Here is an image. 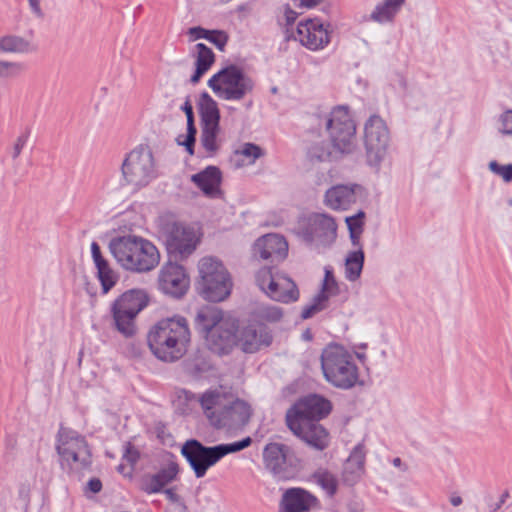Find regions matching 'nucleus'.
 Listing matches in <instances>:
<instances>
[{
    "mask_svg": "<svg viewBox=\"0 0 512 512\" xmlns=\"http://www.w3.org/2000/svg\"><path fill=\"white\" fill-rule=\"evenodd\" d=\"M332 409L329 400L322 396L312 394L298 400L286 412L285 421L288 428L299 429V424L319 422L326 417Z\"/></svg>",
    "mask_w": 512,
    "mask_h": 512,
    "instance_id": "4468645a",
    "label": "nucleus"
},
{
    "mask_svg": "<svg viewBox=\"0 0 512 512\" xmlns=\"http://www.w3.org/2000/svg\"><path fill=\"white\" fill-rule=\"evenodd\" d=\"M235 155L247 158V162L242 161L241 165H252L264 155V152L260 146L254 143H245L240 149L236 150Z\"/></svg>",
    "mask_w": 512,
    "mask_h": 512,
    "instance_id": "ea45409f",
    "label": "nucleus"
},
{
    "mask_svg": "<svg viewBox=\"0 0 512 512\" xmlns=\"http://www.w3.org/2000/svg\"><path fill=\"white\" fill-rule=\"evenodd\" d=\"M22 70V66L16 62L0 61V77H14Z\"/></svg>",
    "mask_w": 512,
    "mask_h": 512,
    "instance_id": "09e8293b",
    "label": "nucleus"
},
{
    "mask_svg": "<svg viewBox=\"0 0 512 512\" xmlns=\"http://www.w3.org/2000/svg\"><path fill=\"white\" fill-rule=\"evenodd\" d=\"M281 512H309L318 506V499L302 488H290L282 498Z\"/></svg>",
    "mask_w": 512,
    "mask_h": 512,
    "instance_id": "b1692460",
    "label": "nucleus"
},
{
    "mask_svg": "<svg viewBox=\"0 0 512 512\" xmlns=\"http://www.w3.org/2000/svg\"><path fill=\"white\" fill-rule=\"evenodd\" d=\"M287 446L281 443H269L263 450L265 467L274 475H281L285 471Z\"/></svg>",
    "mask_w": 512,
    "mask_h": 512,
    "instance_id": "bb28decb",
    "label": "nucleus"
},
{
    "mask_svg": "<svg viewBox=\"0 0 512 512\" xmlns=\"http://www.w3.org/2000/svg\"><path fill=\"white\" fill-rule=\"evenodd\" d=\"M109 250L117 263L123 269L131 272H149L160 262V253L157 247L151 241L135 235L111 239Z\"/></svg>",
    "mask_w": 512,
    "mask_h": 512,
    "instance_id": "7ed1b4c3",
    "label": "nucleus"
},
{
    "mask_svg": "<svg viewBox=\"0 0 512 512\" xmlns=\"http://www.w3.org/2000/svg\"><path fill=\"white\" fill-rule=\"evenodd\" d=\"M191 333L186 318L174 316L154 324L148 332L151 352L161 361L175 362L187 352Z\"/></svg>",
    "mask_w": 512,
    "mask_h": 512,
    "instance_id": "f03ea898",
    "label": "nucleus"
},
{
    "mask_svg": "<svg viewBox=\"0 0 512 512\" xmlns=\"http://www.w3.org/2000/svg\"><path fill=\"white\" fill-rule=\"evenodd\" d=\"M449 500L454 507L460 506L463 503L462 497L457 494H452Z\"/></svg>",
    "mask_w": 512,
    "mask_h": 512,
    "instance_id": "052dcab7",
    "label": "nucleus"
},
{
    "mask_svg": "<svg viewBox=\"0 0 512 512\" xmlns=\"http://www.w3.org/2000/svg\"><path fill=\"white\" fill-rule=\"evenodd\" d=\"M364 265V252L362 248L348 253L345 260V277L349 281L359 279Z\"/></svg>",
    "mask_w": 512,
    "mask_h": 512,
    "instance_id": "f704fd0d",
    "label": "nucleus"
},
{
    "mask_svg": "<svg viewBox=\"0 0 512 512\" xmlns=\"http://www.w3.org/2000/svg\"><path fill=\"white\" fill-rule=\"evenodd\" d=\"M284 18L287 25L293 24L297 18V13L286 5L284 8Z\"/></svg>",
    "mask_w": 512,
    "mask_h": 512,
    "instance_id": "5fc2aeb1",
    "label": "nucleus"
},
{
    "mask_svg": "<svg viewBox=\"0 0 512 512\" xmlns=\"http://www.w3.org/2000/svg\"><path fill=\"white\" fill-rule=\"evenodd\" d=\"M0 50L8 53H24L29 50V43L21 37L7 35L0 38Z\"/></svg>",
    "mask_w": 512,
    "mask_h": 512,
    "instance_id": "4c0bfd02",
    "label": "nucleus"
},
{
    "mask_svg": "<svg viewBox=\"0 0 512 512\" xmlns=\"http://www.w3.org/2000/svg\"><path fill=\"white\" fill-rule=\"evenodd\" d=\"M294 38L310 50L322 49L330 42L327 29L317 19L299 22Z\"/></svg>",
    "mask_w": 512,
    "mask_h": 512,
    "instance_id": "aec40b11",
    "label": "nucleus"
},
{
    "mask_svg": "<svg viewBox=\"0 0 512 512\" xmlns=\"http://www.w3.org/2000/svg\"><path fill=\"white\" fill-rule=\"evenodd\" d=\"M123 179L134 189L149 185L158 177V166L151 148L139 145L131 150L121 165Z\"/></svg>",
    "mask_w": 512,
    "mask_h": 512,
    "instance_id": "0eeeda50",
    "label": "nucleus"
},
{
    "mask_svg": "<svg viewBox=\"0 0 512 512\" xmlns=\"http://www.w3.org/2000/svg\"><path fill=\"white\" fill-rule=\"evenodd\" d=\"M191 181L209 197H215L220 191L221 171L216 166H208L191 176Z\"/></svg>",
    "mask_w": 512,
    "mask_h": 512,
    "instance_id": "a878e982",
    "label": "nucleus"
},
{
    "mask_svg": "<svg viewBox=\"0 0 512 512\" xmlns=\"http://www.w3.org/2000/svg\"><path fill=\"white\" fill-rule=\"evenodd\" d=\"M251 443L252 439L248 436L233 443L206 447L198 440L190 439L183 444L181 453L192 467L196 477L201 478L221 458L227 454L241 451L249 447Z\"/></svg>",
    "mask_w": 512,
    "mask_h": 512,
    "instance_id": "423d86ee",
    "label": "nucleus"
},
{
    "mask_svg": "<svg viewBox=\"0 0 512 512\" xmlns=\"http://www.w3.org/2000/svg\"><path fill=\"white\" fill-rule=\"evenodd\" d=\"M318 119L329 132L332 145L325 141L312 143L307 152L311 161H329L354 150L356 126L346 107H337L329 114L319 115Z\"/></svg>",
    "mask_w": 512,
    "mask_h": 512,
    "instance_id": "f257e3e1",
    "label": "nucleus"
},
{
    "mask_svg": "<svg viewBox=\"0 0 512 512\" xmlns=\"http://www.w3.org/2000/svg\"><path fill=\"white\" fill-rule=\"evenodd\" d=\"M349 512H357V511L355 509H353V508H350Z\"/></svg>",
    "mask_w": 512,
    "mask_h": 512,
    "instance_id": "338daca9",
    "label": "nucleus"
},
{
    "mask_svg": "<svg viewBox=\"0 0 512 512\" xmlns=\"http://www.w3.org/2000/svg\"><path fill=\"white\" fill-rule=\"evenodd\" d=\"M328 307V303L325 302V299L322 295H315L312 299V302L305 306L301 312L302 319H308L314 316L315 314L321 312L322 310Z\"/></svg>",
    "mask_w": 512,
    "mask_h": 512,
    "instance_id": "a19ab883",
    "label": "nucleus"
},
{
    "mask_svg": "<svg viewBox=\"0 0 512 512\" xmlns=\"http://www.w3.org/2000/svg\"><path fill=\"white\" fill-rule=\"evenodd\" d=\"M320 360L323 376L332 386L348 390L357 384L359 369L353 355L342 345H327L322 350Z\"/></svg>",
    "mask_w": 512,
    "mask_h": 512,
    "instance_id": "39448f33",
    "label": "nucleus"
},
{
    "mask_svg": "<svg viewBox=\"0 0 512 512\" xmlns=\"http://www.w3.org/2000/svg\"><path fill=\"white\" fill-rule=\"evenodd\" d=\"M489 170L499 176L505 183L512 182V164L501 165L496 160H492L488 164Z\"/></svg>",
    "mask_w": 512,
    "mask_h": 512,
    "instance_id": "79ce46f5",
    "label": "nucleus"
},
{
    "mask_svg": "<svg viewBox=\"0 0 512 512\" xmlns=\"http://www.w3.org/2000/svg\"><path fill=\"white\" fill-rule=\"evenodd\" d=\"M56 451L61 466L71 471L87 469L92 463V454L85 437L70 428L59 429Z\"/></svg>",
    "mask_w": 512,
    "mask_h": 512,
    "instance_id": "1a4fd4ad",
    "label": "nucleus"
},
{
    "mask_svg": "<svg viewBox=\"0 0 512 512\" xmlns=\"http://www.w3.org/2000/svg\"><path fill=\"white\" fill-rule=\"evenodd\" d=\"M200 404L209 423L216 429H237L245 426L252 415L250 405L240 399L231 401L224 393L211 390L200 397Z\"/></svg>",
    "mask_w": 512,
    "mask_h": 512,
    "instance_id": "20e7f679",
    "label": "nucleus"
},
{
    "mask_svg": "<svg viewBox=\"0 0 512 512\" xmlns=\"http://www.w3.org/2000/svg\"><path fill=\"white\" fill-rule=\"evenodd\" d=\"M208 33L209 30L204 29L202 27H192L188 30V34L190 35L193 41L201 38L206 39Z\"/></svg>",
    "mask_w": 512,
    "mask_h": 512,
    "instance_id": "603ef678",
    "label": "nucleus"
},
{
    "mask_svg": "<svg viewBox=\"0 0 512 512\" xmlns=\"http://www.w3.org/2000/svg\"><path fill=\"white\" fill-rule=\"evenodd\" d=\"M408 467L406 465L403 466V471H407Z\"/></svg>",
    "mask_w": 512,
    "mask_h": 512,
    "instance_id": "69168bd1",
    "label": "nucleus"
},
{
    "mask_svg": "<svg viewBox=\"0 0 512 512\" xmlns=\"http://www.w3.org/2000/svg\"><path fill=\"white\" fill-rule=\"evenodd\" d=\"M362 233L363 232H355V231L353 233L349 232L351 243L356 249L362 248L361 243H360V238H361Z\"/></svg>",
    "mask_w": 512,
    "mask_h": 512,
    "instance_id": "4d7b16f0",
    "label": "nucleus"
},
{
    "mask_svg": "<svg viewBox=\"0 0 512 512\" xmlns=\"http://www.w3.org/2000/svg\"><path fill=\"white\" fill-rule=\"evenodd\" d=\"M91 254L97 269V277L104 294L108 293L118 281V274L111 268L109 262L102 256L97 242L91 244Z\"/></svg>",
    "mask_w": 512,
    "mask_h": 512,
    "instance_id": "393cba45",
    "label": "nucleus"
},
{
    "mask_svg": "<svg viewBox=\"0 0 512 512\" xmlns=\"http://www.w3.org/2000/svg\"><path fill=\"white\" fill-rule=\"evenodd\" d=\"M253 315L261 322L278 323L283 319L284 311L276 305L261 304L254 310Z\"/></svg>",
    "mask_w": 512,
    "mask_h": 512,
    "instance_id": "e433bc0d",
    "label": "nucleus"
},
{
    "mask_svg": "<svg viewBox=\"0 0 512 512\" xmlns=\"http://www.w3.org/2000/svg\"><path fill=\"white\" fill-rule=\"evenodd\" d=\"M405 0H384L378 4L370 15V19L377 23L393 21Z\"/></svg>",
    "mask_w": 512,
    "mask_h": 512,
    "instance_id": "473e14b6",
    "label": "nucleus"
},
{
    "mask_svg": "<svg viewBox=\"0 0 512 512\" xmlns=\"http://www.w3.org/2000/svg\"><path fill=\"white\" fill-rule=\"evenodd\" d=\"M177 474V464L170 463L159 472L146 476L142 481V489L149 494L160 492L164 486L175 479Z\"/></svg>",
    "mask_w": 512,
    "mask_h": 512,
    "instance_id": "c85d7f7f",
    "label": "nucleus"
},
{
    "mask_svg": "<svg viewBox=\"0 0 512 512\" xmlns=\"http://www.w3.org/2000/svg\"><path fill=\"white\" fill-rule=\"evenodd\" d=\"M117 470H118L120 473H124V465H123V464H120V465L117 467Z\"/></svg>",
    "mask_w": 512,
    "mask_h": 512,
    "instance_id": "e2e57ef3",
    "label": "nucleus"
},
{
    "mask_svg": "<svg viewBox=\"0 0 512 512\" xmlns=\"http://www.w3.org/2000/svg\"><path fill=\"white\" fill-rule=\"evenodd\" d=\"M205 338L207 348L215 354H229L237 345V325L227 319L222 324L214 327Z\"/></svg>",
    "mask_w": 512,
    "mask_h": 512,
    "instance_id": "6ab92c4d",
    "label": "nucleus"
},
{
    "mask_svg": "<svg viewBox=\"0 0 512 512\" xmlns=\"http://www.w3.org/2000/svg\"><path fill=\"white\" fill-rule=\"evenodd\" d=\"M196 127L195 125L187 126V134L179 135L177 137V142L179 145H182L186 148V151L190 154H194V145L196 141Z\"/></svg>",
    "mask_w": 512,
    "mask_h": 512,
    "instance_id": "37998d69",
    "label": "nucleus"
},
{
    "mask_svg": "<svg viewBox=\"0 0 512 512\" xmlns=\"http://www.w3.org/2000/svg\"><path fill=\"white\" fill-rule=\"evenodd\" d=\"M147 304L148 297L143 290L131 289L120 295L111 305L116 330L126 338L134 336L136 317Z\"/></svg>",
    "mask_w": 512,
    "mask_h": 512,
    "instance_id": "9d476101",
    "label": "nucleus"
},
{
    "mask_svg": "<svg viewBox=\"0 0 512 512\" xmlns=\"http://www.w3.org/2000/svg\"><path fill=\"white\" fill-rule=\"evenodd\" d=\"M389 140V130L385 121L377 115H372L364 126V145L370 166H380L386 156Z\"/></svg>",
    "mask_w": 512,
    "mask_h": 512,
    "instance_id": "2eb2a0df",
    "label": "nucleus"
},
{
    "mask_svg": "<svg viewBox=\"0 0 512 512\" xmlns=\"http://www.w3.org/2000/svg\"><path fill=\"white\" fill-rule=\"evenodd\" d=\"M299 6L304 8H313L320 4L323 0H298Z\"/></svg>",
    "mask_w": 512,
    "mask_h": 512,
    "instance_id": "13d9d810",
    "label": "nucleus"
},
{
    "mask_svg": "<svg viewBox=\"0 0 512 512\" xmlns=\"http://www.w3.org/2000/svg\"><path fill=\"white\" fill-rule=\"evenodd\" d=\"M509 204L512 206V199H511V200H509Z\"/></svg>",
    "mask_w": 512,
    "mask_h": 512,
    "instance_id": "774afa93",
    "label": "nucleus"
},
{
    "mask_svg": "<svg viewBox=\"0 0 512 512\" xmlns=\"http://www.w3.org/2000/svg\"><path fill=\"white\" fill-rule=\"evenodd\" d=\"M220 126H201L200 145L207 156H214L220 149L221 141L218 139Z\"/></svg>",
    "mask_w": 512,
    "mask_h": 512,
    "instance_id": "72a5a7b5",
    "label": "nucleus"
},
{
    "mask_svg": "<svg viewBox=\"0 0 512 512\" xmlns=\"http://www.w3.org/2000/svg\"><path fill=\"white\" fill-rule=\"evenodd\" d=\"M366 195V189L358 183L336 184L326 190L323 203L331 210L346 211Z\"/></svg>",
    "mask_w": 512,
    "mask_h": 512,
    "instance_id": "f3484780",
    "label": "nucleus"
},
{
    "mask_svg": "<svg viewBox=\"0 0 512 512\" xmlns=\"http://www.w3.org/2000/svg\"><path fill=\"white\" fill-rule=\"evenodd\" d=\"M288 244L285 238L278 234H267L254 244V254L263 260H282L287 255Z\"/></svg>",
    "mask_w": 512,
    "mask_h": 512,
    "instance_id": "4be33fe9",
    "label": "nucleus"
},
{
    "mask_svg": "<svg viewBox=\"0 0 512 512\" xmlns=\"http://www.w3.org/2000/svg\"><path fill=\"white\" fill-rule=\"evenodd\" d=\"M227 319L223 317V312L216 307H203L195 317V328L205 337L214 329V327L222 324Z\"/></svg>",
    "mask_w": 512,
    "mask_h": 512,
    "instance_id": "c756f323",
    "label": "nucleus"
},
{
    "mask_svg": "<svg viewBox=\"0 0 512 512\" xmlns=\"http://www.w3.org/2000/svg\"><path fill=\"white\" fill-rule=\"evenodd\" d=\"M312 477L329 497L336 494L338 489V479L332 472L325 468H319L313 473Z\"/></svg>",
    "mask_w": 512,
    "mask_h": 512,
    "instance_id": "c9c22d12",
    "label": "nucleus"
},
{
    "mask_svg": "<svg viewBox=\"0 0 512 512\" xmlns=\"http://www.w3.org/2000/svg\"><path fill=\"white\" fill-rule=\"evenodd\" d=\"M31 10L37 15L41 16L42 11L40 8V0H28Z\"/></svg>",
    "mask_w": 512,
    "mask_h": 512,
    "instance_id": "bf43d9fd",
    "label": "nucleus"
},
{
    "mask_svg": "<svg viewBox=\"0 0 512 512\" xmlns=\"http://www.w3.org/2000/svg\"><path fill=\"white\" fill-rule=\"evenodd\" d=\"M255 281L259 289L273 301L289 304L299 299L296 283L284 274L272 273L270 268L259 269Z\"/></svg>",
    "mask_w": 512,
    "mask_h": 512,
    "instance_id": "ddd939ff",
    "label": "nucleus"
},
{
    "mask_svg": "<svg viewBox=\"0 0 512 512\" xmlns=\"http://www.w3.org/2000/svg\"><path fill=\"white\" fill-rule=\"evenodd\" d=\"M159 233L168 253L175 257H186L196 249L197 238L194 229L175 221L172 217L160 219Z\"/></svg>",
    "mask_w": 512,
    "mask_h": 512,
    "instance_id": "f8f14e48",
    "label": "nucleus"
},
{
    "mask_svg": "<svg viewBox=\"0 0 512 512\" xmlns=\"http://www.w3.org/2000/svg\"><path fill=\"white\" fill-rule=\"evenodd\" d=\"M29 136H30V131L27 129V130L22 131L16 137V139L13 143V146L11 148V152H10L12 159L15 160L20 156L23 148L25 147V145L28 142Z\"/></svg>",
    "mask_w": 512,
    "mask_h": 512,
    "instance_id": "a18cd8bd",
    "label": "nucleus"
},
{
    "mask_svg": "<svg viewBox=\"0 0 512 512\" xmlns=\"http://www.w3.org/2000/svg\"><path fill=\"white\" fill-rule=\"evenodd\" d=\"M166 497L175 504V511L177 512H188V508L182 501L181 497L175 492V489L168 488L164 490Z\"/></svg>",
    "mask_w": 512,
    "mask_h": 512,
    "instance_id": "8fccbe9b",
    "label": "nucleus"
},
{
    "mask_svg": "<svg viewBox=\"0 0 512 512\" xmlns=\"http://www.w3.org/2000/svg\"><path fill=\"white\" fill-rule=\"evenodd\" d=\"M139 458V452L130 443L125 444L123 459L126 460L131 466L135 465Z\"/></svg>",
    "mask_w": 512,
    "mask_h": 512,
    "instance_id": "3c124183",
    "label": "nucleus"
},
{
    "mask_svg": "<svg viewBox=\"0 0 512 512\" xmlns=\"http://www.w3.org/2000/svg\"><path fill=\"white\" fill-rule=\"evenodd\" d=\"M301 233L307 242L328 247L336 240L337 223L335 218L327 213H312L308 216Z\"/></svg>",
    "mask_w": 512,
    "mask_h": 512,
    "instance_id": "dca6fc26",
    "label": "nucleus"
},
{
    "mask_svg": "<svg viewBox=\"0 0 512 512\" xmlns=\"http://www.w3.org/2000/svg\"><path fill=\"white\" fill-rule=\"evenodd\" d=\"M200 285L205 299L220 302L231 292L232 282L223 264L213 257H204L198 264Z\"/></svg>",
    "mask_w": 512,
    "mask_h": 512,
    "instance_id": "9b49d317",
    "label": "nucleus"
},
{
    "mask_svg": "<svg viewBox=\"0 0 512 512\" xmlns=\"http://www.w3.org/2000/svg\"><path fill=\"white\" fill-rule=\"evenodd\" d=\"M508 496V493L506 492L503 496H502V499H501V502H504L505 501V497Z\"/></svg>",
    "mask_w": 512,
    "mask_h": 512,
    "instance_id": "0e129e2a",
    "label": "nucleus"
},
{
    "mask_svg": "<svg viewBox=\"0 0 512 512\" xmlns=\"http://www.w3.org/2000/svg\"><path fill=\"white\" fill-rule=\"evenodd\" d=\"M158 283L165 294L179 298L187 292L190 280L181 265L169 262L161 268Z\"/></svg>",
    "mask_w": 512,
    "mask_h": 512,
    "instance_id": "a211bd4d",
    "label": "nucleus"
},
{
    "mask_svg": "<svg viewBox=\"0 0 512 512\" xmlns=\"http://www.w3.org/2000/svg\"><path fill=\"white\" fill-rule=\"evenodd\" d=\"M87 489L92 493H98L102 489V483L98 478H92L87 483Z\"/></svg>",
    "mask_w": 512,
    "mask_h": 512,
    "instance_id": "6e6d98bb",
    "label": "nucleus"
},
{
    "mask_svg": "<svg viewBox=\"0 0 512 512\" xmlns=\"http://www.w3.org/2000/svg\"><path fill=\"white\" fill-rule=\"evenodd\" d=\"M272 342V335L265 326L256 329L249 325L242 328L237 334V345L245 353H255L262 347H267Z\"/></svg>",
    "mask_w": 512,
    "mask_h": 512,
    "instance_id": "412c9836",
    "label": "nucleus"
},
{
    "mask_svg": "<svg viewBox=\"0 0 512 512\" xmlns=\"http://www.w3.org/2000/svg\"><path fill=\"white\" fill-rule=\"evenodd\" d=\"M392 463H393V465L395 467H402L403 466L402 460L399 457L394 458Z\"/></svg>",
    "mask_w": 512,
    "mask_h": 512,
    "instance_id": "680f3d73",
    "label": "nucleus"
},
{
    "mask_svg": "<svg viewBox=\"0 0 512 512\" xmlns=\"http://www.w3.org/2000/svg\"><path fill=\"white\" fill-rule=\"evenodd\" d=\"M497 130L504 136H512V109H508L499 115Z\"/></svg>",
    "mask_w": 512,
    "mask_h": 512,
    "instance_id": "c03bdc74",
    "label": "nucleus"
},
{
    "mask_svg": "<svg viewBox=\"0 0 512 512\" xmlns=\"http://www.w3.org/2000/svg\"><path fill=\"white\" fill-rule=\"evenodd\" d=\"M195 48L197 52L196 69L190 79L192 83H197L200 80L202 75L209 70L215 59L213 51L205 44L198 43Z\"/></svg>",
    "mask_w": 512,
    "mask_h": 512,
    "instance_id": "2f4dec72",
    "label": "nucleus"
},
{
    "mask_svg": "<svg viewBox=\"0 0 512 512\" xmlns=\"http://www.w3.org/2000/svg\"><path fill=\"white\" fill-rule=\"evenodd\" d=\"M182 110L186 114L187 126L194 125L193 108H192V105L190 104L189 100L185 101L184 105L182 106Z\"/></svg>",
    "mask_w": 512,
    "mask_h": 512,
    "instance_id": "864d4df0",
    "label": "nucleus"
},
{
    "mask_svg": "<svg viewBox=\"0 0 512 512\" xmlns=\"http://www.w3.org/2000/svg\"><path fill=\"white\" fill-rule=\"evenodd\" d=\"M364 217L365 213L362 210H360L356 215L346 217L345 222L349 232H363Z\"/></svg>",
    "mask_w": 512,
    "mask_h": 512,
    "instance_id": "de8ad7c7",
    "label": "nucleus"
},
{
    "mask_svg": "<svg viewBox=\"0 0 512 512\" xmlns=\"http://www.w3.org/2000/svg\"><path fill=\"white\" fill-rule=\"evenodd\" d=\"M198 110L201 126H220V111L217 102L208 93L201 95Z\"/></svg>",
    "mask_w": 512,
    "mask_h": 512,
    "instance_id": "7c9ffc66",
    "label": "nucleus"
},
{
    "mask_svg": "<svg viewBox=\"0 0 512 512\" xmlns=\"http://www.w3.org/2000/svg\"><path fill=\"white\" fill-rule=\"evenodd\" d=\"M290 431L316 450H323L329 445V433L317 421L299 424V429L289 428Z\"/></svg>",
    "mask_w": 512,
    "mask_h": 512,
    "instance_id": "5701e85b",
    "label": "nucleus"
},
{
    "mask_svg": "<svg viewBox=\"0 0 512 512\" xmlns=\"http://www.w3.org/2000/svg\"><path fill=\"white\" fill-rule=\"evenodd\" d=\"M206 40L213 43L219 50L223 51L228 41V35L224 31L209 30Z\"/></svg>",
    "mask_w": 512,
    "mask_h": 512,
    "instance_id": "49530a36",
    "label": "nucleus"
},
{
    "mask_svg": "<svg viewBox=\"0 0 512 512\" xmlns=\"http://www.w3.org/2000/svg\"><path fill=\"white\" fill-rule=\"evenodd\" d=\"M208 86L220 99L241 101L253 92L254 81L236 65H230L214 74Z\"/></svg>",
    "mask_w": 512,
    "mask_h": 512,
    "instance_id": "6e6552de",
    "label": "nucleus"
},
{
    "mask_svg": "<svg viewBox=\"0 0 512 512\" xmlns=\"http://www.w3.org/2000/svg\"><path fill=\"white\" fill-rule=\"evenodd\" d=\"M339 292V286L334 277L333 271L330 268L326 267L321 289L317 293V295H322V297L325 299V302L329 304V299L331 297L338 295Z\"/></svg>",
    "mask_w": 512,
    "mask_h": 512,
    "instance_id": "58836bf2",
    "label": "nucleus"
},
{
    "mask_svg": "<svg viewBox=\"0 0 512 512\" xmlns=\"http://www.w3.org/2000/svg\"><path fill=\"white\" fill-rule=\"evenodd\" d=\"M365 447L358 444L346 460L343 469L344 481L350 485L356 483L364 473Z\"/></svg>",
    "mask_w": 512,
    "mask_h": 512,
    "instance_id": "cd10ccee",
    "label": "nucleus"
}]
</instances>
